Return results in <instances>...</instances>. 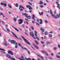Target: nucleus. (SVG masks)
<instances>
[{"label":"nucleus","mask_w":60,"mask_h":60,"mask_svg":"<svg viewBox=\"0 0 60 60\" xmlns=\"http://www.w3.org/2000/svg\"><path fill=\"white\" fill-rule=\"evenodd\" d=\"M21 36V37L24 40V41H25V42H26V43H27V44H29V45H30V43L28 41H27V40H26V39L25 38H24L23 37V36Z\"/></svg>","instance_id":"obj_1"},{"label":"nucleus","mask_w":60,"mask_h":60,"mask_svg":"<svg viewBox=\"0 0 60 60\" xmlns=\"http://www.w3.org/2000/svg\"><path fill=\"white\" fill-rule=\"evenodd\" d=\"M50 14L52 15L53 18L54 19H56L57 18V17H56V16H55V15H54L52 14V11H51V10H50Z\"/></svg>","instance_id":"obj_2"},{"label":"nucleus","mask_w":60,"mask_h":60,"mask_svg":"<svg viewBox=\"0 0 60 60\" xmlns=\"http://www.w3.org/2000/svg\"><path fill=\"white\" fill-rule=\"evenodd\" d=\"M4 42L3 43V45H5V46H7L8 45L7 44V41H6L5 38L4 39Z\"/></svg>","instance_id":"obj_3"},{"label":"nucleus","mask_w":60,"mask_h":60,"mask_svg":"<svg viewBox=\"0 0 60 60\" xmlns=\"http://www.w3.org/2000/svg\"><path fill=\"white\" fill-rule=\"evenodd\" d=\"M6 56L7 57H8V58H10V59H12V60H15V59L13 58L12 57H11V56L10 55H7Z\"/></svg>","instance_id":"obj_4"},{"label":"nucleus","mask_w":60,"mask_h":60,"mask_svg":"<svg viewBox=\"0 0 60 60\" xmlns=\"http://www.w3.org/2000/svg\"><path fill=\"white\" fill-rule=\"evenodd\" d=\"M11 42L12 43H13V44H15L16 45H17V43L15 41L13 40H12L11 41Z\"/></svg>","instance_id":"obj_5"},{"label":"nucleus","mask_w":60,"mask_h":60,"mask_svg":"<svg viewBox=\"0 0 60 60\" xmlns=\"http://www.w3.org/2000/svg\"><path fill=\"white\" fill-rule=\"evenodd\" d=\"M34 33H35V35L36 36V38H37V39H38V41H40V40L39 39V38L38 37H37V32L35 30V31Z\"/></svg>","instance_id":"obj_6"},{"label":"nucleus","mask_w":60,"mask_h":60,"mask_svg":"<svg viewBox=\"0 0 60 60\" xmlns=\"http://www.w3.org/2000/svg\"><path fill=\"white\" fill-rule=\"evenodd\" d=\"M30 35L32 37H33V38L34 39H35V38L34 37V34H33V33L32 32H30Z\"/></svg>","instance_id":"obj_7"},{"label":"nucleus","mask_w":60,"mask_h":60,"mask_svg":"<svg viewBox=\"0 0 60 60\" xmlns=\"http://www.w3.org/2000/svg\"><path fill=\"white\" fill-rule=\"evenodd\" d=\"M18 21H21L19 22V24H22V23L23 22V20L21 19H20L18 20Z\"/></svg>","instance_id":"obj_8"},{"label":"nucleus","mask_w":60,"mask_h":60,"mask_svg":"<svg viewBox=\"0 0 60 60\" xmlns=\"http://www.w3.org/2000/svg\"><path fill=\"white\" fill-rule=\"evenodd\" d=\"M8 54H11V55H13V53L11 51H8Z\"/></svg>","instance_id":"obj_9"},{"label":"nucleus","mask_w":60,"mask_h":60,"mask_svg":"<svg viewBox=\"0 0 60 60\" xmlns=\"http://www.w3.org/2000/svg\"><path fill=\"white\" fill-rule=\"evenodd\" d=\"M19 59L20 60H25L24 59V57L23 56H22L21 57V58H19Z\"/></svg>","instance_id":"obj_10"},{"label":"nucleus","mask_w":60,"mask_h":60,"mask_svg":"<svg viewBox=\"0 0 60 60\" xmlns=\"http://www.w3.org/2000/svg\"><path fill=\"white\" fill-rule=\"evenodd\" d=\"M21 8H22V9H24V8L23 6H21V5H20L19 8V10H20Z\"/></svg>","instance_id":"obj_11"},{"label":"nucleus","mask_w":60,"mask_h":60,"mask_svg":"<svg viewBox=\"0 0 60 60\" xmlns=\"http://www.w3.org/2000/svg\"><path fill=\"white\" fill-rule=\"evenodd\" d=\"M42 53H45V55L46 56H48V53H47V52H45L44 51H42Z\"/></svg>","instance_id":"obj_12"},{"label":"nucleus","mask_w":60,"mask_h":60,"mask_svg":"<svg viewBox=\"0 0 60 60\" xmlns=\"http://www.w3.org/2000/svg\"><path fill=\"white\" fill-rule=\"evenodd\" d=\"M40 24H41L42 23V19H40Z\"/></svg>","instance_id":"obj_13"},{"label":"nucleus","mask_w":60,"mask_h":60,"mask_svg":"<svg viewBox=\"0 0 60 60\" xmlns=\"http://www.w3.org/2000/svg\"><path fill=\"white\" fill-rule=\"evenodd\" d=\"M59 15H56V16L57 17H56L57 18H54V19H57V18H59V17H60V14H59Z\"/></svg>","instance_id":"obj_14"},{"label":"nucleus","mask_w":60,"mask_h":60,"mask_svg":"<svg viewBox=\"0 0 60 60\" xmlns=\"http://www.w3.org/2000/svg\"><path fill=\"white\" fill-rule=\"evenodd\" d=\"M26 17L28 19H30L31 18V17L30 16H26Z\"/></svg>","instance_id":"obj_15"},{"label":"nucleus","mask_w":60,"mask_h":60,"mask_svg":"<svg viewBox=\"0 0 60 60\" xmlns=\"http://www.w3.org/2000/svg\"><path fill=\"white\" fill-rule=\"evenodd\" d=\"M40 30L42 32H43V33L44 32V30L42 28H40Z\"/></svg>","instance_id":"obj_16"},{"label":"nucleus","mask_w":60,"mask_h":60,"mask_svg":"<svg viewBox=\"0 0 60 60\" xmlns=\"http://www.w3.org/2000/svg\"><path fill=\"white\" fill-rule=\"evenodd\" d=\"M12 27H13L14 29H15L18 32H19V30H18V29H17L15 27H14L13 26H12Z\"/></svg>","instance_id":"obj_17"},{"label":"nucleus","mask_w":60,"mask_h":60,"mask_svg":"<svg viewBox=\"0 0 60 60\" xmlns=\"http://www.w3.org/2000/svg\"><path fill=\"white\" fill-rule=\"evenodd\" d=\"M23 49H25V50H27V49L25 48H24L23 47H21Z\"/></svg>","instance_id":"obj_18"},{"label":"nucleus","mask_w":60,"mask_h":60,"mask_svg":"<svg viewBox=\"0 0 60 60\" xmlns=\"http://www.w3.org/2000/svg\"><path fill=\"white\" fill-rule=\"evenodd\" d=\"M56 57L58 58H60V56L59 55H56Z\"/></svg>","instance_id":"obj_19"},{"label":"nucleus","mask_w":60,"mask_h":60,"mask_svg":"<svg viewBox=\"0 0 60 60\" xmlns=\"http://www.w3.org/2000/svg\"><path fill=\"white\" fill-rule=\"evenodd\" d=\"M33 45L35 46V47L36 49H39V48H38V46H37L34 45V44H33Z\"/></svg>","instance_id":"obj_20"},{"label":"nucleus","mask_w":60,"mask_h":60,"mask_svg":"<svg viewBox=\"0 0 60 60\" xmlns=\"http://www.w3.org/2000/svg\"><path fill=\"white\" fill-rule=\"evenodd\" d=\"M12 34L13 35H14V36H15V37L17 38H18V37H17V36L15 35V34L13 33H12Z\"/></svg>","instance_id":"obj_21"},{"label":"nucleus","mask_w":60,"mask_h":60,"mask_svg":"<svg viewBox=\"0 0 60 60\" xmlns=\"http://www.w3.org/2000/svg\"><path fill=\"white\" fill-rule=\"evenodd\" d=\"M38 56H39V57H41V59H43V57H42L41 56L39 55H38Z\"/></svg>","instance_id":"obj_22"},{"label":"nucleus","mask_w":60,"mask_h":60,"mask_svg":"<svg viewBox=\"0 0 60 60\" xmlns=\"http://www.w3.org/2000/svg\"><path fill=\"white\" fill-rule=\"evenodd\" d=\"M34 17H35V16H34V14H33L32 17L33 19H34Z\"/></svg>","instance_id":"obj_23"},{"label":"nucleus","mask_w":60,"mask_h":60,"mask_svg":"<svg viewBox=\"0 0 60 60\" xmlns=\"http://www.w3.org/2000/svg\"><path fill=\"white\" fill-rule=\"evenodd\" d=\"M30 6L29 5H27L26 6V7H27V8H29L30 7Z\"/></svg>","instance_id":"obj_24"},{"label":"nucleus","mask_w":60,"mask_h":60,"mask_svg":"<svg viewBox=\"0 0 60 60\" xmlns=\"http://www.w3.org/2000/svg\"><path fill=\"white\" fill-rule=\"evenodd\" d=\"M8 6L9 7H10V8H11V6L9 4H8Z\"/></svg>","instance_id":"obj_25"},{"label":"nucleus","mask_w":60,"mask_h":60,"mask_svg":"<svg viewBox=\"0 0 60 60\" xmlns=\"http://www.w3.org/2000/svg\"><path fill=\"white\" fill-rule=\"evenodd\" d=\"M44 34L45 35H47L48 34V33H47V31H46L44 33Z\"/></svg>","instance_id":"obj_26"},{"label":"nucleus","mask_w":60,"mask_h":60,"mask_svg":"<svg viewBox=\"0 0 60 60\" xmlns=\"http://www.w3.org/2000/svg\"><path fill=\"white\" fill-rule=\"evenodd\" d=\"M3 5H4V6H5V7H6V4H5V3H4V4H3Z\"/></svg>","instance_id":"obj_27"},{"label":"nucleus","mask_w":60,"mask_h":60,"mask_svg":"<svg viewBox=\"0 0 60 60\" xmlns=\"http://www.w3.org/2000/svg\"><path fill=\"white\" fill-rule=\"evenodd\" d=\"M35 42L37 45H38V42H37V41H35Z\"/></svg>","instance_id":"obj_28"},{"label":"nucleus","mask_w":60,"mask_h":60,"mask_svg":"<svg viewBox=\"0 0 60 60\" xmlns=\"http://www.w3.org/2000/svg\"><path fill=\"white\" fill-rule=\"evenodd\" d=\"M49 37H52V35L51 34H49Z\"/></svg>","instance_id":"obj_29"},{"label":"nucleus","mask_w":60,"mask_h":60,"mask_svg":"<svg viewBox=\"0 0 60 60\" xmlns=\"http://www.w3.org/2000/svg\"><path fill=\"white\" fill-rule=\"evenodd\" d=\"M13 19L15 21H16V20H17L16 18H14Z\"/></svg>","instance_id":"obj_30"},{"label":"nucleus","mask_w":60,"mask_h":60,"mask_svg":"<svg viewBox=\"0 0 60 60\" xmlns=\"http://www.w3.org/2000/svg\"><path fill=\"white\" fill-rule=\"evenodd\" d=\"M40 4H43V2H42L41 1H40Z\"/></svg>","instance_id":"obj_31"},{"label":"nucleus","mask_w":60,"mask_h":60,"mask_svg":"<svg viewBox=\"0 0 60 60\" xmlns=\"http://www.w3.org/2000/svg\"><path fill=\"white\" fill-rule=\"evenodd\" d=\"M29 10H31V9H32V8L31 7V6L29 8Z\"/></svg>","instance_id":"obj_32"},{"label":"nucleus","mask_w":60,"mask_h":60,"mask_svg":"<svg viewBox=\"0 0 60 60\" xmlns=\"http://www.w3.org/2000/svg\"><path fill=\"white\" fill-rule=\"evenodd\" d=\"M0 50H3V51H5V50L4 49H2L1 48H0Z\"/></svg>","instance_id":"obj_33"},{"label":"nucleus","mask_w":60,"mask_h":60,"mask_svg":"<svg viewBox=\"0 0 60 60\" xmlns=\"http://www.w3.org/2000/svg\"><path fill=\"white\" fill-rule=\"evenodd\" d=\"M28 4H30V5H32V4L31 3L29 2H28Z\"/></svg>","instance_id":"obj_34"},{"label":"nucleus","mask_w":60,"mask_h":60,"mask_svg":"<svg viewBox=\"0 0 60 60\" xmlns=\"http://www.w3.org/2000/svg\"><path fill=\"white\" fill-rule=\"evenodd\" d=\"M27 52L29 55H30V52L29 51H27Z\"/></svg>","instance_id":"obj_35"},{"label":"nucleus","mask_w":60,"mask_h":60,"mask_svg":"<svg viewBox=\"0 0 60 60\" xmlns=\"http://www.w3.org/2000/svg\"><path fill=\"white\" fill-rule=\"evenodd\" d=\"M15 6L16 7H18V4L17 3L16 4Z\"/></svg>","instance_id":"obj_36"},{"label":"nucleus","mask_w":60,"mask_h":60,"mask_svg":"<svg viewBox=\"0 0 60 60\" xmlns=\"http://www.w3.org/2000/svg\"><path fill=\"white\" fill-rule=\"evenodd\" d=\"M31 28L32 30H34V27H33L31 26Z\"/></svg>","instance_id":"obj_37"},{"label":"nucleus","mask_w":60,"mask_h":60,"mask_svg":"<svg viewBox=\"0 0 60 60\" xmlns=\"http://www.w3.org/2000/svg\"><path fill=\"white\" fill-rule=\"evenodd\" d=\"M45 23H48V21L47 20H45Z\"/></svg>","instance_id":"obj_38"},{"label":"nucleus","mask_w":60,"mask_h":60,"mask_svg":"<svg viewBox=\"0 0 60 60\" xmlns=\"http://www.w3.org/2000/svg\"><path fill=\"white\" fill-rule=\"evenodd\" d=\"M57 8H59V4H57Z\"/></svg>","instance_id":"obj_39"},{"label":"nucleus","mask_w":60,"mask_h":60,"mask_svg":"<svg viewBox=\"0 0 60 60\" xmlns=\"http://www.w3.org/2000/svg\"><path fill=\"white\" fill-rule=\"evenodd\" d=\"M24 15H25V16H26H26H27V15H28L27 14H26L25 13L24 14Z\"/></svg>","instance_id":"obj_40"},{"label":"nucleus","mask_w":60,"mask_h":60,"mask_svg":"<svg viewBox=\"0 0 60 60\" xmlns=\"http://www.w3.org/2000/svg\"><path fill=\"white\" fill-rule=\"evenodd\" d=\"M7 31H8V32H10V30H9V29L8 28L7 29Z\"/></svg>","instance_id":"obj_41"},{"label":"nucleus","mask_w":60,"mask_h":60,"mask_svg":"<svg viewBox=\"0 0 60 60\" xmlns=\"http://www.w3.org/2000/svg\"><path fill=\"white\" fill-rule=\"evenodd\" d=\"M4 4V3H0V4L1 5H3Z\"/></svg>","instance_id":"obj_42"},{"label":"nucleus","mask_w":60,"mask_h":60,"mask_svg":"<svg viewBox=\"0 0 60 60\" xmlns=\"http://www.w3.org/2000/svg\"><path fill=\"white\" fill-rule=\"evenodd\" d=\"M36 24H37V25H38V26H39V24L38 23L36 22Z\"/></svg>","instance_id":"obj_43"},{"label":"nucleus","mask_w":60,"mask_h":60,"mask_svg":"<svg viewBox=\"0 0 60 60\" xmlns=\"http://www.w3.org/2000/svg\"><path fill=\"white\" fill-rule=\"evenodd\" d=\"M53 49L54 50H56V47H54Z\"/></svg>","instance_id":"obj_44"},{"label":"nucleus","mask_w":60,"mask_h":60,"mask_svg":"<svg viewBox=\"0 0 60 60\" xmlns=\"http://www.w3.org/2000/svg\"><path fill=\"white\" fill-rule=\"evenodd\" d=\"M49 59H52V58L50 57H49Z\"/></svg>","instance_id":"obj_45"},{"label":"nucleus","mask_w":60,"mask_h":60,"mask_svg":"<svg viewBox=\"0 0 60 60\" xmlns=\"http://www.w3.org/2000/svg\"><path fill=\"white\" fill-rule=\"evenodd\" d=\"M26 59V60H31V59L30 58H28V59Z\"/></svg>","instance_id":"obj_46"},{"label":"nucleus","mask_w":60,"mask_h":60,"mask_svg":"<svg viewBox=\"0 0 60 60\" xmlns=\"http://www.w3.org/2000/svg\"><path fill=\"white\" fill-rule=\"evenodd\" d=\"M40 7L41 8H42V7H43V6L41 5H40Z\"/></svg>","instance_id":"obj_47"},{"label":"nucleus","mask_w":60,"mask_h":60,"mask_svg":"<svg viewBox=\"0 0 60 60\" xmlns=\"http://www.w3.org/2000/svg\"><path fill=\"white\" fill-rule=\"evenodd\" d=\"M20 11H23V10L21 8V9L20 10Z\"/></svg>","instance_id":"obj_48"},{"label":"nucleus","mask_w":60,"mask_h":60,"mask_svg":"<svg viewBox=\"0 0 60 60\" xmlns=\"http://www.w3.org/2000/svg\"><path fill=\"white\" fill-rule=\"evenodd\" d=\"M0 15H3V13H0Z\"/></svg>","instance_id":"obj_49"},{"label":"nucleus","mask_w":60,"mask_h":60,"mask_svg":"<svg viewBox=\"0 0 60 60\" xmlns=\"http://www.w3.org/2000/svg\"><path fill=\"white\" fill-rule=\"evenodd\" d=\"M46 43L47 44H49L50 43L49 42H47Z\"/></svg>","instance_id":"obj_50"},{"label":"nucleus","mask_w":60,"mask_h":60,"mask_svg":"<svg viewBox=\"0 0 60 60\" xmlns=\"http://www.w3.org/2000/svg\"><path fill=\"white\" fill-rule=\"evenodd\" d=\"M41 43H42V44H44V42H43L41 41Z\"/></svg>","instance_id":"obj_51"},{"label":"nucleus","mask_w":60,"mask_h":60,"mask_svg":"<svg viewBox=\"0 0 60 60\" xmlns=\"http://www.w3.org/2000/svg\"><path fill=\"white\" fill-rule=\"evenodd\" d=\"M58 46L59 48H60V45L58 44Z\"/></svg>","instance_id":"obj_52"},{"label":"nucleus","mask_w":60,"mask_h":60,"mask_svg":"<svg viewBox=\"0 0 60 60\" xmlns=\"http://www.w3.org/2000/svg\"><path fill=\"white\" fill-rule=\"evenodd\" d=\"M1 52H2V53H5V52H4L3 51H1Z\"/></svg>","instance_id":"obj_53"},{"label":"nucleus","mask_w":60,"mask_h":60,"mask_svg":"<svg viewBox=\"0 0 60 60\" xmlns=\"http://www.w3.org/2000/svg\"><path fill=\"white\" fill-rule=\"evenodd\" d=\"M8 41H11V39H8Z\"/></svg>","instance_id":"obj_54"},{"label":"nucleus","mask_w":60,"mask_h":60,"mask_svg":"<svg viewBox=\"0 0 60 60\" xmlns=\"http://www.w3.org/2000/svg\"><path fill=\"white\" fill-rule=\"evenodd\" d=\"M18 45L19 46H21V45H20V44H19Z\"/></svg>","instance_id":"obj_55"},{"label":"nucleus","mask_w":60,"mask_h":60,"mask_svg":"<svg viewBox=\"0 0 60 60\" xmlns=\"http://www.w3.org/2000/svg\"><path fill=\"white\" fill-rule=\"evenodd\" d=\"M25 34H26L28 36V34H27V33H26V32H25Z\"/></svg>","instance_id":"obj_56"},{"label":"nucleus","mask_w":60,"mask_h":60,"mask_svg":"<svg viewBox=\"0 0 60 60\" xmlns=\"http://www.w3.org/2000/svg\"><path fill=\"white\" fill-rule=\"evenodd\" d=\"M41 15H43V12H42L41 13Z\"/></svg>","instance_id":"obj_57"},{"label":"nucleus","mask_w":60,"mask_h":60,"mask_svg":"<svg viewBox=\"0 0 60 60\" xmlns=\"http://www.w3.org/2000/svg\"><path fill=\"white\" fill-rule=\"evenodd\" d=\"M58 55H60V52H59L58 53Z\"/></svg>","instance_id":"obj_58"},{"label":"nucleus","mask_w":60,"mask_h":60,"mask_svg":"<svg viewBox=\"0 0 60 60\" xmlns=\"http://www.w3.org/2000/svg\"><path fill=\"white\" fill-rule=\"evenodd\" d=\"M44 4L45 6H46V3Z\"/></svg>","instance_id":"obj_59"},{"label":"nucleus","mask_w":60,"mask_h":60,"mask_svg":"<svg viewBox=\"0 0 60 60\" xmlns=\"http://www.w3.org/2000/svg\"><path fill=\"white\" fill-rule=\"evenodd\" d=\"M32 11H29V12L30 13H31Z\"/></svg>","instance_id":"obj_60"},{"label":"nucleus","mask_w":60,"mask_h":60,"mask_svg":"<svg viewBox=\"0 0 60 60\" xmlns=\"http://www.w3.org/2000/svg\"><path fill=\"white\" fill-rule=\"evenodd\" d=\"M8 13H9V14H11V12H9Z\"/></svg>","instance_id":"obj_61"},{"label":"nucleus","mask_w":60,"mask_h":60,"mask_svg":"<svg viewBox=\"0 0 60 60\" xmlns=\"http://www.w3.org/2000/svg\"><path fill=\"white\" fill-rule=\"evenodd\" d=\"M6 27H8V25H5Z\"/></svg>","instance_id":"obj_62"},{"label":"nucleus","mask_w":60,"mask_h":60,"mask_svg":"<svg viewBox=\"0 0 60 60\" xmlns=\"http://www.w3.org/2000/svg\"><path fill=\"white\" fill-rule=\"evenodd\" d=\"M51 55L52 56H53L54 55L53 54H52V53H51Z\"/></svg>","instance_id":"obj_63"},{"label":"nucleus","mask_w":60,"mask_h":60,"mask_svg":"<svg viewBox=\"0 0 60 60\" xmlns=\"http://www.w3.org/2000/svg\"><path fill=\"white\" fill-rule=\"evenodd\" d=\"M30 2H33V0H30Z\"/></svg>","instance_id":"obj_64"}]
</instances>
